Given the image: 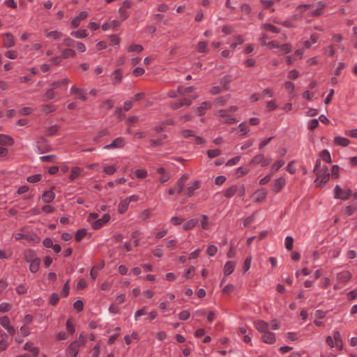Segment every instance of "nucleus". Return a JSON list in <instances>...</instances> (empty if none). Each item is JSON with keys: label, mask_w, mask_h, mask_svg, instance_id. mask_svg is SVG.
I'll return each instance as SVG.
<instances>
[{"label": "nucleus", "mask_w": 357, "mask_h": 357, "mask_svg": "<svg viewBox=\"0 0 357 357\" xmlns=\"http://www.w3.org/2000/svg\"><path fill=\"white\" fill-rule=\"evenodd\" d=\"M327 171V167H324L315 173L317 178L315 179L314 183L317 187H322L329 181L330 174L328 173Z\"/></svg>", "instance_id": "f257e3e1"}, {"label": "nucleus", "mask_w": 357, "mask_h": 357, "mask_svg": "<svg viewBox=\"0 0 357 357\" xmlns=\"http://www.w3.org/2000/svg\"><path fill=\"white\" fill-rule=\"evenodd\" d=\"M215 115L219 118V120L224 123L232 124L238 121L227 109H220L217 111Z\"/></svg>", "instance_id": "f03ea898"}, {"label": "nucleus", "mask_w": 357, "mask_h": 357, "mask_svg": "<svg viewBox=\"0 0 357 357\" xmlns=\"http://www.w3.org/2000/svg\"><path fill=\"white\" fill-rule=\"evenodd\" d=\"M139 199V195H132L126 199L121 200L118 205V211L121 214H123L128 210L129 204L131 202H136Z\"/></svg>", "instance_id": "7ed1b4c3"}, {"label": "nucleus", "mask_w": 357, "mask_h": 357, "mask_svg": "<svg viewBox=\"0 0 357 357\" xmlns=\"http://www.w3.org/2000/svg\"><path fill=\"white\" fill-rule=\"evenodd\" d=\"M33 149L38 154H43L50 151L49 145L46 139L39 138L33 144Z\"/></svg>", "instance_id": "20e7f679"}, {"label": "nucleus", "mask_w": 357, "mask_h": 357, "mask_svg": "<svg viewBox=\"0 0 357 357\" xmlns=\"http://www.w3.org/2000/svg\"><path fill=\"white\" fill-rule=\"evenodd\" d=\"M352 192L349 189L343 190L341 187L337 185L334 188V197L335 199L346 200L351 195Z\"/></svg>", "instance_id": "39448f33"}, {"label": "nucleus", "mask_w": 357, "mask_h": 357, "mask_svg": "<svg viewBox=\"0 0 357 357\" xmlns=\"http://www.w3.org/2000/svg\"><path fill=\"white\" fill-rule=\"evenodd\" d=\"M287 179L284 176H280L275 179L271 185L272 192L275 194L280 192L285 186Z\"/></svg>", "instance_id": "423d86ee"}, {"label": "nucleus", "mask_w": 357, "mask_h": 357, "mask_svg": "<svg viewBox=\"0 0 357 357\" xmlns=\"http://www.w3.org/2000/svg\"><path fill=\"white\" fill-rule=\"evenodd\" d=\"M110 218L111 216L109 213L104 214L101 218L97 219L91 222L92 229L96 230L100 229L110 220Z\"/></svg>", "instance_id": "0eeeda50"}, {"label": "nucleus", "mask_w": 357, "mask_h": 357, "mask_svg": "<svg viewBox=\"0 0 357 357\" xmlns=\"http://www.w3.org/2000/svg\"><path fill=\"white\" fill-rule=\"evenodd\" d=\"M312 7H314L310 13V15L312 17H318L322 15L323 10L326 7V3L324 1H318L314 6L312 5Z\"/></svg>", "instance_id": "6e6552de"}, {"label": "nucleus", "mask_w": 357, "mask_h": 357, "mask_svg": "<svg viewBox=\"0 0 357 357\" xmlns=\"http://www.w3.org/2000/svg\"><path fill=\"white\" fill-rule=\"evenodd\" d=\"M351 278V273L349 271H342L336 275V280L339 283H347Z\"/></svg>", "instance_id": "1a4fd4ad"}, {"label": "nucleus", "mask_w": 357, "mask_h": 357, "mask_svg": "<svg viewBox=\"0 0 357 357\" xmlns=\"http://www.w3.org/2000/svg\"><path fill=\"white\" fill-rule=\"evenodd\" d=\"M124 144V139L123 137H117L114 139L111 144L105 145L103 148L105 149H119L122 148Z\"/></svg>", "instance_id": "9d476101"}, {"label": "nucleus", "mask_w": 357, "mask_h": 357, "mask_svg": "<svg viewBox=\"0 0 357 357\" xmlns=\"http://www.w3.org/2000/svg\"><path fill=\"white\" fill-rule=\"evenodd\" d=\"M70 91L72 95H76L77 98H79L83 101L87 100V96L85 94L84 91L83 89H79L76 86L73 85L71 86Z\"/></svg>", "instance_id": "9b49d317"}, {"label": "nucleus", "mask_w": 357, "mask_h": 357, "mask_svg": "<svg viewBox=\"0 0 357 357\" xmlns=\"http://www.w3.org/2000/svg\"><path fill=\"white\" fill-rule=\"evenodd\" d=\"M79 344L77 342L71 343L66 349L68 357H77L79 353Z\"/></svg>", "instance_id": "f8f14e48"}, {"label": "nucleus", "mask_w": 357, "mask_h": 357, "mask_svg": "<svg viewBox=\"0 0 357 357\" xmlns=\"http://www.w3.org/2000/svg\"><path fill=\"white\" fill-rule=\"evenodd\" d=\"M88 16L86 11L80 12L76 17L70 20V24L73 27H77L80 24V22L86 19Z\"/></svg>", "instance_id": "ddd939ff"}, {"label": "nucleus", "mask_w": 357, "mask_h": 357, "mask_svg": "<svg viewBox=\"0 0 357 357\" xmlns=\"http://www.w3.org/2000/svg\"><path fill=\"white\" fill-rule=\"evenodd\" d=\"M111 79L114 85L119 84L121 82L123 79V73L120 68L115 70L111 74Z\"/></svg>", "instance_id": "4468645a"}, {"label": "nucleus", "mask_w": 357, "mask_h": 357, "mask_svg": "<svg viewBox=\"0 0 357 357\" xmlns=\"http://www.w3.org/2000/svg\"><path fill=\"white\" fill-rule=\"evenodd\" d=\"M254 325L256 329L262 334L267 332L269 328V324L267 322L262 320L256 321Z\"/></svg>", "instance_id": "2eb2a0df"}, {"label": "nucleus", "mask_w": 357, "mask_h": 357, "mask_svg": "<svg viewBox=\"0 0 357 357\" xmlns=\"http://www.w3.org/2000/svg\"><path fill=\"white\" fill-rule=\"evenodd\" d=\"M284 86L285 89L288 91L289 96L291 99L295 98L297 96L295 84L293 82L287 81L284 83Z\"/></svg>", "instance_id": "dca6fc26"}, {"label": "nucleus", "mask_w": 357, "mask_h": 357, "mask_svg": "<svg viewBox=\"0 0 357 357\" xmlns=\"http://www.w3.org/2000/svg\"><path fill=\"white\" fill-rule=\"evenodd\" d=\"M15 40L13 34L6 33L3 34V46L6 48L15 46Z\"/></svg>", "instance_id": "f3484780"}, {"label": "nucleus", "mask_w": 357, "mask_h": 357, "mask_svg": "<svg viewBox=\"0 0 357 357\" xmlns=\"http://www.w3.org/2000/svg\"><path fill=\"white\" fill-rule=\"evenodd\" d=\"M211 103L210 102H203L200 105L197 107L196 112L197 115L202 116L205 114L206 111L211 107Z\"/></svg>", "instance_id": "a211bd4d"}, {"label": "nucleus", "mask_w": 357, "mask_h": 357, "mask_svg": "<svg viewBox=\"0 0 357 357\" xmlns=\"http://www.w3.org/2000/svg\"><path fill=\"white\" fill-rule=\"evenodd\" d=\"M55 193L52 190H47L43 192L41 199L45 203H50L55 198Z\"/></svg>", "instance_id": "6ab92c4d"}, {"label": "nucleus", "mask_w": 357, "mask_h": 357, "mask_svg": "<svg viewBox=\"0 0 357 357\" xmlns=\"http://www.w3.org/2000/svg\"><path fill=\"white\" fill-rule=\"evenodd\" d=\"M200 188V182L198 181H193L186 189L185 194L191 197L193 195L195 191Z\"/></svg>", "instance_id": "aec40b11"}, {"label": "nucleus", "mask_w": 357, "mask_h": 357, "mask_svg": "<svg viewBox=\"0 0 357 357\" xmlns=\"http://www.w3.org/2000/svg\"><path fill=\"white\" fill-rule=\"evenodd\" d=\"M22 255L25 261H28L31 259H33L36 257H38L36 251L32 249L24 250L23 251Z\"/></svg>", "instance_id": "412c9836"}, {"label": "nucleus", "mask_w": 357, "mask_h": 357, "mask_svg": "<svg viewBox=\"0 0 357 357\" xmlns=\"http://www.w3.org/2000/svg\"><path fill=\"white\" fill-rule=\"evenodd\" d=\"M255 202H260L264 200L267 196V191L265 188H260L255 192Z\"/></svg>", "instance_id": "4be33fe9"}, {"label": "nucleus", "mask_w": 357, "mask_h": 357, "mask_svg": "<svg viewBox=\"0 0 357 357\" xmlns=\"http://www.w3.org/2000/svg\"><path fill=\"white\" fill-rule=\"evenodd\" d=\"M14 144V139L7 135L0 134V144L5 146H12Z\"/></svg>", "instance_id": "5701e85b"}, {"label": "nucleus", "mask_w": 357, "mask_h": 357, "mask_svg": "<svg viewBox=\"0 0 357 357\" xmlns=\"http://www.w3.org/2000/svg\"><path fill=\"white\" fill-rule=\"evenodd\" d=\"M261 338H262L263 341L267 344H273L275 342V334L272 332H270L269 331L264 333L262 335Z\"/></svg>", "instance_id": "b1692460"}, {"label": "nucleus", "mask_w": 357, "mask_h": 357, "mask_svg": "<svg viewBox=\"0 0 357 357\" xmlns=\"http://www.w3.org/2000/svg\"><path fill=\"white\" fill-rule=\"evenodd\" d=\"M333 340L335 341V347L339 349V350H341L342 349V336L340 333L339 331H334L333 333Z\"/></svg>", "instance_id": "393cba45"}, {"label": "nucleus", "mask_w": 357, "mask_h": 357, "mask_svg": "<svg viewBox=\"0 0 357 357\" xmlns=\"http://www.w3.org/2000/svg\"><path fill=\"white\" fill-rule=\"evenodd\" d=\"M235 266H236L235 261H227L225 263V264L224 266V268H223L225 274L227 275L231 274L235 269Z\"/></svg>", "instance_id": "a878e982"}, {"label": "nucleus", "mask_w": 357, "mask_h": 357, "mask_svg": "<svg viewBox=\"0 0 357 357\" xmlns=\"http://www.w3.org/2000/svg\"><path fill=\"white\" fill-rule=\"evenodd\" d=\"M157 172L161 175L159 178L161 183L167 182L170 178V174L167 172L163 167H159Z\"/></svg>", "instance_id": "bb28decb"}, {"label": "nucleus", "mask_w": 357, "mask_h": 357, "mask_svg": "<svg viewBox=\"0 0 357 357\" xmlns=\"http://www.w3.org/2000/svg\"><path fill=\"white\" fill-rule=\"evenodd\" d=\"M23 349L31 351L34 357L38 356L39 354V348L38 347H33V343L31 342L25 343L23 347Z\"/></svg>", "instance_id": "cd10ccee"}, {"label": "nucleus", "mask_w": 357, "mask_h": 357, "mask_svg": "<svg viewBox=\"0 0 357 357\" xmlns=\"http://www.w3.org/2000/svg\"><path fill=\"white\" fill-rule=\"evenodd\" d=\"M45 31L46 37L53 40H60L63 36L62 33L58 30H54L51 31H47V30H45Z\"/></svg>", "instance_id": "c85d7f7f"}, {"label": "nucleus", "mask_w": 357, "mask_h": 357, "mask_svg": "<svg viewBox=\"0 0 357 357\" xmlns=\"http://www.w3.org/2000/svg\"><path fill=\"white\" fill-rule=\"evenodd\" d=\"M334 142H335V144L343 146V147H346V146H349V144H350L349 139H348L346 137H341V136H336L334 138Z\"/></svg>", "instance_id": "c756f323"}, {"label": "nucleus", "mask_w": 357, "mask_h": 357, "mask_svg": "<svg viewBox=\"0 0 357 357\" xmlns=\"http://www.w3.org/2000/svg\"><path fill=\"white\" fill-rule=\"evenodd\" d=\"M238 186L236 185H231L224 191V196L230 198L238 191Z\"/></svg>", "instance_id": "7c9ffc66"}, {"label": "nucleus", "mask_w": 357, "mask_h": 357, "mask_svg": "<svg viewBox=\"0 0 357 357\" xmlns=\"http://www.w3.org/2000/svg\"><path fill=\"white\" fill-rule=\"evenodd\" d=\"M317 40L318 35L317 33H312L310 36V40H305L303 42V44L306 48H310L313 44H315Z\"/></svg>", "instance_id": "2f4dec72"}, {"label": "nucleus", "mask_w": 357, "mask_h": 357, "mask_svg": "<svg viewBox=\"0 0 357 357\" xmlns=\"http://www.w3.org/2000/svg\"><path fill=\"white\" fill-rule=\"evenodd\" d=\"M211 223L208 221V216L206 215H201L200 227L202 229L206 230L211 227Z\"/></svg>", "instance_id": "473e14b6"}, {"label": "nucleus", "mask_w": 357, "mask_h": 357, "mask_svg": "<svg viewBox=\"0 0 357 357\" xmlns=\"http://www.w3.org/2000/svg\"><path fill=\"white\" fill-rule=\"evenodd\" d=\"M274 22L281 24L287 28L296 27V24L289 17L284 21L274 20Z\"/></svg>", "instance_id": "72a5a7b5"}, {"label": "nucleus", "mask_w": 357, "mask_h": 357, "mask_svg": "<svg viewBox=\"0 0 357 357\" xmlns=\"http://www.w3.org/2000/svg\"><path fill=\"white\" fill-rule=\"evenodd\" d=\"M76 55L73 50L67 48L61 50V57L63 59L73 58Z\"/></svg>", "instance_id": "f704fd0d"}, {"label": "nucleus", "mask_w": 357, "mask_h": 357, "mask_svg": "<svg viewBox=\"0 0 357 357\" xmlns=\"http://www.w3.org/2000/svg\"><path fill=\"white\" fill-rule=\"evenodd\" d=\"M70 35L76 38H84L87 36V32L85 29H79L72 31Z\"/></svg>", "instance_id": "c9c22d12"}, {"label": "nucleus", "mask_w": 357, "mask_h": 357, "mask_svg": "<svg viewBox=\"0 0 357 357\" xmlns=\"http://www.w3.org/2000/svg\"><path fill=\"white\" fill-rule=\"evenodd\" d=\"M82 169L79 167H74L71 169V174L70 175V179L71 181L75 180L81 175Z\"/></svg>", "instance_id": "e433bc0d"}, {"label": "nucleus", "mask_w": 357, "mask_h": 357, "mask_svg": "<svg viewBox=\"0 0 357 357\" xmlns=\"http://www.w3.org/2000/svg\"><path fill=\"white\" fill-rule=\"evenodd\" d=\"M197 224V220L196 219H190L188 220L183 226L184 230H190L192 229Z\"/></svg>", "instance_id": "4c0bfd02"}, {"label": "nucleus", "mask_w": 357, "mask_h": 357, "mask_svg": "<svg viewBox=\"0 0 357 357\" xmlns=\"http://www.w3.org/2000/svg\"><path fill=\"white\" fill-rule=\"evenodd\" d=\"M167 135H162L158 139H150L149 142L151 144V146H158L162 145V142L163 139H166Z\"/></svg>", "instance_id": "58836bf2"}, {"label": "nucleus", "mask_w": 357, "mask_h": 357, "mask_svg": "<svg viewBox=\"0 0 357 357\" xmlns=\"http://www.w3.org/2000/svg\"><path fill=\"white\" fill-rule=\"evenodd\" d=\"M55 109L56 107L53 105H43L40 107V110L46 114L54 112Z\"/></svg>", "instance_id": "ea45409f"}, {"label": "nucleus", "mask_w": 357, "mask_h": 357, "mask_svg": "<svg viewBox=\"0 0 357 357\" xmlns=\"http://www.w3.org/2000/svg\"><path fill=\"white\" fill-rule=\"evenodd\" d=\"M134 177L137 178H144L147 176L148 173L145 169H136L134 173Z\"/></svg>", "instance_id": "a19ab883"}, {"label": "nucleus", "mask_w": 357, "mask_h": 357, "mask_svg": "<svg viewBox=\"0 0 357 357\" xmlns=\"http://www.w3.org/2000/svg\"><path fill=\"white\" fill-rule=\"evenodd\" d=\"M56 97V93L53 89H48L43 96V100L47 101Z\"/></svg>", "instance_id": "79ce46f5"}, {"label": "nucleus", "mask_w": 357, "mask_h": 357, "mask_svg": "<svg viewBox=\"0 0 357 357\" xmlns=\"http://www.w3.org/2000/svg\"><path fill=\"white\" fill-rule=\"evenodd\" d=\"M261 27L267 31H270L273 33L280 32V29L278 27L271 24H264Z\"/></svg>", "instance_id": "37998d69"}, {"label": "nucleus", "mask_w": 357, "mask_h": 357, "mask_svg": "<svg viewBox=\"0 0 357 357\" xmlns=\"http://www.w3.org/2000/svg\"><path fill=\"white\" fill-rule=\"evenodd\" d=\"M264 155L263 154H257L253 157V158L250 161V164L258 165L262 164V162L264 158Z\"/></svg>", "instance_id": "c03bdc74"}, {"label": "nucleus", "mask_w": 357, "mask_h": 357, "mask_svg": "<svg viewBox=\"0 0 357 357\" xmlns=\"http://www.w3.org/2000/svg\"><path fill=\"white\" fill-rule=\"evenodd\" d=\"M42 177H43L42 174H34V175L28 176L26 178V181L29 183H34L39 182L42 179Z\"/></svg>", "instance_id": "a18cd8bd"}, {"label": "nucleus", "mask_w": 357, "mask_h": 357, "mask_svg": "<svg viewBox=\"0 0 357 357\" xmlns=\"http://www.w3.org/2000/svg\"><path fill=\"white\" fill-rule=\"evenodd\" d=\"M0 324L3 328L6 330L9 328L10 325V321L8 316H3L0 318Z\"/></svg>", "instance_id": "49530a36"}, {"label": "nucleus", "mask_w": 357, "mask_h": 357, "mask_svg": "<svg viewBox=\"0 0 357 357\" xmlns=\"http://www.w3.org/2000/svg\"><path fill=\"white\" fill-rule=\"evenodd\" d=\"M222 153V151L219 149H210L207 151V155L210 158H214L219 156Z\"/></svg>", "instance_id": "de8ad7c7"}, {"label": "nucleus", "mask_w": 357, "mask_h": 357, "mask_svg": "<svg viewBox=\"0 0 357 357\" xmlns=\"http://www.w3.org/2000/svg\"><path fill=\"white\" fill-rule=\"evenodd\" d=\"M285 164V162L283 160H278L274 162V164L272 165L271 169L273 172H277Z\"/></svg>", "instance_id": "09e8293b"}, {"label": "nucleus", "mask_w": 357, "mask_h": 357, "mask_svg": "<svg viewBox=\"0 0 357 357\" xmlns=\"http://www.w3.org/2000/svg\"><path fill=\"white\" fill-rule=\"evenodd\" d=\"M250 169L245 167H239L236 169V174L237 177H241L249 172Z\"/></svg>", "instance_id": "8fccbe9b"}, {"label": "nucleus", "mask_w": 357, "mask_h": 357, "mask_svg": "<svg viewBox=\"0 0 357 357\" xmlns=\"http://www.w3.org/2000/svg\"><path fill=\"white\" fill-rule=\"evenodd\" d=\"M147 314L146 307H143L142 308L137 310L135 313V320L138 321L141 316L145 315Z\"/></svg>", "instance_id": "3c124183"}, {"label": "nucleus", "mask_w": 357, "mask_h": 357, "mask_svg": "<svg viewBox=\"0 0 357 357\" xmlns=\"http://www.w3.org/2000/svg\"><path fill=\"white\" fill-rule=\"evenodd\" d=\"M284 243H285V247H286L287 250L290 251L293 249L294 239L291 236H287L285 238Z\"/></svg>", "instance_id": "603ef678"}, {"label": "nucleus", "mask_w": 357, "mask_h": 357, "mask_svg": "<svg viewBox=\"0 0 357 357\" xmlns=\"http://www.w3.org/2000/svg\"><path fill=\"white\" fill-rule=\"evenodd\" d=\"M144 50L141 45L132 44L128 48V52H141Z\"/></svg>", "instance_id": "864d4df0"}, {"label": "nucleus", "mask_w": 357, "mask_h": 357, "mask_svg": "<svg viewBox=\"0 0 357 357\" xmlns=\"http://www.w3.org/2000/svg\"><path fill=\"white\" fill-rule=\"evenodd\" d=\"M207 46L208 44L206 42H199L197 46V50L200 53L206 52L207 51Z\"/></svg>", "instance_id": "5fc2aeb1"}, {"label": "nucleus", "mask_w": 357, "mask_h": 357, "mask_svg": "<svg viewBox=\"0 0 357 357\" xmlns=\"http://www.w3.org/2000/svg\"><path fill=\"white\" fill-rule=\"evenodd\" d=\"M86 234V230L85 229H81L77 230L75 234V240L80 241Z\"/></svg>", "instance_id": "6e6d98bb"}, {"label": "nucleus", "mask_w": 357, "mask_h": 357, "mask_svg": "<svg viewBox=\"0 0 357 357\" xmlns=\"http://www.w3.org/2000/svg\"><path fill=\"white\" fill-rule=\"evenodd\" d=\"M321 158L327 162H331V157L328 151L324 150L321 152Z\"/></svg>", "instance_id": "4d7b16f0"}, {"label": "nucleus", "mask_w": 357, "mask_h": 357, "mask_svg": "<svg viewBox=\"0 0 357 357\" xmlns=\"http://www.w3.org/2000/svg\"><path fill=\"white\" fill-rule=\"evenodd\" d=\"M319 126V120L314 119L309 121L307 128L310 130H314Z\"/></svg>", "instance_id": "13d9d810"}, {"label": "nucleus", "mask_w": 357, "mask_h": 357, "mask_svg": "<svg viewBox=\"0 0 357 357\" xmlns=\"http://www.w3.org/2000/svg\"><path fill=\"white\" fill-rule=\"evenodd\" d=\"M278 107V105H277V102L275 100H269L267 102V104H266V108L268 109V111L269 112H271V111H273L275 109H276Z\"/></svg>", "instance_id": "bf43d9fd"}, {"label": "nucleus", "mask_w": 357, "mask_h": 357, "mask_svg": "<svg viewBox=\"0 0 357 357\" xmlns=\"http://www.w3.org/2000/svg\"><path fill=\"white\" fill-rule=\"evenodd\" d=\"M218 252V248L214 245H211L207 248V254L210 257H213Z\"/></svg>", "instance_id": "052dcab7"}, {"label": "nucleus", "mask_w": 357, "mask_h": 357, "mask_svg": "<svg viewBox=\"0 0 357 357\" xmlns=\"http://www.w3.org/2000/svg\"><path fill=\"white\" fill-rule=\"evenodd\" d=\"M238 128L243 135H246L250 131V128H248L246 122L241 123L238 126Z\"/></svg>", "instance_id": "680f3d73"}, {"label": "nucleus", "mask_w": 357, "mask_h": 357, "mask_svg": "<svg viewBox=\"0 0 357 357\" xmlns=\"http://www.w3.org/2000/svg\"><path fill=\"white\" fill-rule=\"evenodd\" d=\"M40 266V260L36 261V263H33V264H31L29 266V271L31 273H35L39 271Z\"/></svg>", "instance_id": "e2e57ef3"}, {"label": "nucleus", "mask_w": 357, "mask_h": 357, "mask_svg": "<svg viewBox=\"0 0 357 357\" xmlns=\"http://www.w3.org/2000/svg\"><path fill=\"white\" fill-rule=\"evenodd\" d=\"M116 168L113 165L106 166L103 169V172L107 175H112L115 173Z\"/></svg>", "instance_id": "0e129e2a"}, {"label": "nucleus", "mask_w": 357, "mask_h": 357, "mask_svg": "<svg viewBox=\"0 0 357 357\" xmlns=\"http://www.w3.org/2000/svg\"><path fill=\"white\" fill-rule=\"evenodd\" d=\"M284 54H288L291 51L292 47L289 43H285L279 47Z\"/></svg>", "instance_id": "69168bd1"}, {"label": "nucleus", "mask_w": 357, "mask_h": 357, "mask_svg": "<svg viewBox=\"0 0 357 357\" xmlns=\"http://www.w3.org/2000/svg\"><path fill=\"white\" fill-rule=\"evenodd\" d=\"M184 185L185 184L183 183V180H178L174 185V189L176 192L178 193H181L183 190Z\"/></svg>", "instance_id": "338daca9"}, {"label": "nucleus", "mask_w": 357, "mask_h": 357, "mask_svg": "<svg viewBox=\"0 0 357 357\" xmlns=\"http://www.w3.org/2000/svg\"><path fill=\"white\" fill-rule=\"evenodd\" d=\"M344 134L348 137L357 139V128L347 130H345Z\"/></svg>", "instance_id": "774afa93"}]
</instances>
